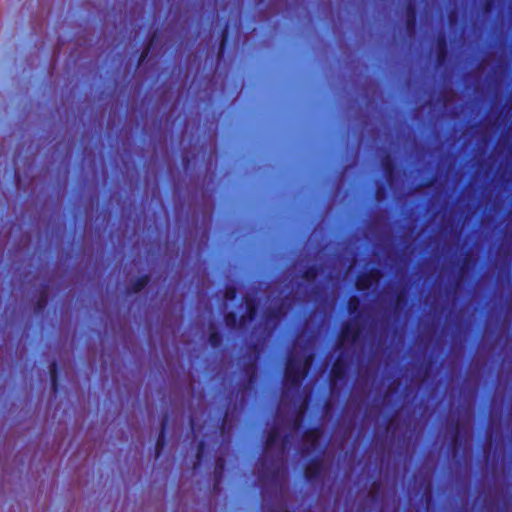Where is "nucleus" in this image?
Wrapping results in <instances>:
<instances>
[{"instance_id":"423d86ee","label":"nucleus","mask_w":512,"mask_h":512,"mask_svg":"<svg viewBox=\"0 0 512 512\" xmlns=\"http://www.w3.org/2000/svg\"><path fill=\"white\" fill-rule=\"evenodd\" d=\"M448 58V41L445 35H439L436 41V63L443 65Z\"/></svg>"},{"instance_id":"aec40b11","label":"nucleus","mask_w":512,"mask_h":512,"mask_svg":"<svg viewBox=\"0 0 512 512\" xmlns=\"http://www.w3.org/2000/svg\"><path fill=\"white\" fill-rule=\"evenodd\" d=\"M279 430L277 427H272L269 429V431L266 434L264 446L265 449H269L271 446L275 445L278 442L279 439Z\"/></svg>"},{"instance_id":"4468645a","label":"nucleus","mask_w":512,"mask_h":512,"mask_svg":"<svg viewBox=\"0 0 512 512\" xmlns=\"http://www.w3.org/2000/svg\"><path fill=\"white\" fill-rule=\"evenodd\" d=\"M157 38H158V33L155 31L149 37L147 44L145 45L144 49L140 53L139 58H138L137 67H139L140 65H142L145 62V60L147 59V57L150 53L151 47L153 46V44L157 40Z\"/></svg>"},{"instance_id":"6ab92c4d","label":"nucleus","mask_w":512,"mask_h":512,"mask_svg":"<svg viewBox=\"0 0 512 512\" xmlns=\"http://www.w3.org/2000/svg\"><path fill=\"white\" fill-rule=\"evenodd\" d=\"M320 273V268L318 265L313 264L305 268V270L302 272L301 277L305 279L308 282H313L316 280Z\"/></svg>"},{"instance_id":"f8f14e48","label":"nucleus","mask_w":512,"mask_h":512,"mask_svg":"<svg viewBox=\"0 0 512 512\" xmlns=\"http://www.w3.org/2000/svg\"><path fill=\"white\" fill-rule=\"evenodd\" d=\"M461 424L459 420L454 421L451 425V438L450 444L453 448H461L462 446V438L460 435Z\"/></svg>"},{"instance_id":"f704fd0d","label":"nucleus","mask_w":512,"mask_h":512,"mask_svg":"<svg viewBox=\"0 0 512 512\" xmlns=\"http://www.w3.org/2000/svg\"><path fill=\"white\" fill-rule=\"evenodd\" d=\"M259 3H262L264 0H257Z\"/></svg>"},{"instance_id":"473e14b6","label":"nucleus","mask_w":512,"mask_h":512,"mask_svg":"<svg viewBox=\"0 0 512 512\" xmlns=\"http://www.w3.org/2000/svg\"><path fill=\"white\" fill-rule=\"evenodd\" d=\"M288 438H289V436H288V435H286V436L284 437V439H283V443H284V444L288 441Z\"/></svg>"},{"instance_id":"c85d7f7f","label":"nucleus","mask_w":512,"mask_h":512,"mask_svg":"<svg viewBox=\"0 0 512 512\" xmlns=\"http://www.w3.org/2000/svg\"><path fill=\"white\" fill-rule=\"evenodd\" d=\"M279 472H280L279 468L269 469L267 471V478L271 481H275L279 476Z\"/></svg>"},{"instance_id":"0eeeda50","label":"nucleus","mask_w":512,"mask_h":512,"mask_svg":"<svg viewBox=\"0 0 512 512\" xmlns=\"http://www.w3.org/2000/svg\"><path fill=\"white\" fill-rule=\"evenodd\" d=\"M360 329L356 325H352L349 322H345L341 327V332L339 335L340 340H350L351 342H356L360 336Z\"/></svg>"},{"instance_id":"6e6552de","label":"nucleus","mask_w":512,"mask_h":512,"mask_svg":"<svg viewBox=\"0 0 512 512\" xmlns=\"http://www.w3.org/2000/svg\"><path fill=\"white\" fill-rule=\"evenodd\" d=\"M245 306L246 313L240 317L241 324H245L247 321H253L257 316L258 306L254 297L246 298Z\"/></svg>"},{"instance_id":"412c9836","label":"nucleus","mask_w":512,"mask_h":512,"mask_svg":"<svg viewBox=\"0 0 512 512\" xmlns=\"http://www.w3.org/2000/svg\"><path fill=\"white\" fill-rule=\"evenodd\" d=\"M224 322L227 327L231 329H235L238 326H242L240 322V318H238L237 314L233 311H229L224 315Z\"/></svg>"},{"instance_id":"dca6fc26","label":"nucleus","mask_w":512,"mask_h":512,"mask_svg":"<svg viewBox=\"0 0 512 512\" xmlns=\"http://www.w3.org/2000/svg\"><path fill=\"white\" fill-rule=\"evenodd\" d=\"M282 309L281 307H273L266 310L264 314V320L266 323H274L276 324L282 317Z\"/></svg>"},{"instance_id":"a211bd4d","label":"nucleus","mask_w":512,"mask_h":512,"mask_svg":"<svg viewBox=\"0 0 512 512\" xmlns=\"http://www.w3.org/2000/svg\"><path fill=\"white\" fill-rule=\"evenodd\" d=\"M205 450H206V442L204 440H200L197 445V450H196V455H195L196 460L193 463V467H192V469L194 471H196L200 468L201 463L204 459Z\"/></svg>"},{"instance_id":"f257e3e1","label":"nucleus","mask_w":512,"mask_h":512,"mask_svg":"<svg viewBox=\"0 0 512 512\" xmlns=\"http://www.w3.org/2000/svg\"><path fill=\"white\" fill-rule=\"evenodd\" d=\"M311 362V354L305 357L303 362H301L299 359L295 357H288L284 371V385L291 389L299 388L302 384V381L308 374V368Z\"/></svg>"},{"instance_id":"2f4dec72","label":"nucleus","mask_w":512,"mask_h":512,"mask_svg":"<svg viewBox=\"0 0 512 512\" xmlns=\"http://www.w3.org/2000/svg\"><path fill=\"white\" fill-rule=\"evenodd\" d=\"M261 466H262V468H266V461H265V460H263V461L261 462Z\"/></svg>"},{"instance_id":"f3484780","label":"nucleus","mask_w":512,"mask_h":512,"mask_svg":"<svg viewBox=\"0 0 512 512\" xmlns=\"http://www.w3.org/2000/svg\"><path fill=\"white\" fill-rule=\"evenodd\" d=\"M321 428L319 426H314L308 428L304 432V438L311 443L312 446H315L321 436Z\"/></svg>"},{"instance_id":"7c9ffc66","label":"nucleus","mask_w":512,"mask_h":512,"mask_svg":"<svg viewBox=\"0 0 512 512\" xmlns=\"http://www.w3.org/2000/svg\"><path fill=\"white\" fill-rule=\"evenodd\" d=\"M190 426H191L192 431H194V419L193 418H190Z\"/></svg>"},{"instance_id":"f03ea898","label":"nucleus","mask_w":512,"mask_h":512,"mask_svg":"<svg viewBox=\"0 0 512 512\" xmlns=\"http://www.w3.org/2000/svg\"><path fill=\"white\" fill-rule=\"evenodd\" d=\"M347 370H348V363L343 355V353L339 354L336 358V360L333 362L330 375H329V381L330 386L333 389L338 381H342L346 379L347 376Z\"/></svg>"},{"instance_id":"1a4fd4ad","label":"nucleus","mask_w":512,"mask_h":512,"mask_svg":"<svg viewBox=\"0 0 512 512\" xmlns=\"http://www.w3.org/2000/svg\"><path fill=\"white\" fill-rule=\"evenodd\" d=\"M405 25L408 31H415L417 26V9L413 2H408L405 7Z\"/></svg>"},{"instance_id":"4be33fe9","label":"nucleus","mask_w":512,"mask_h":512,"mask_svg":"<svg viewBox=\"0 0 512 512\" xmlns=\"http://www.w3.org/2000/svg\"><path fill=\"white\" fill-rule=\"evenodd\" d=\"M208 342L213 348H219L223 342L222 334L217 330H211L208 335Z\"/></svg>"},{"instance_id":"c756f323","label":"nucleus","mask_w":512,"mask_h":512,"mask_svg":"<svg viewBox=\"0 0 512 512\" xmlns=\"http://www.w3.org/2000/svg\"><path fill=\"white\" fill-rule=\"evenodd\" d=\"M375 195H376L377 200H381L385 197L386 189H385L384 185H380L377 187Z\"/></svg>"},{"instance_id":"5701e85b","label":"nucleus","mask_w":512,"mask_h":512,"mask_svg":"<svg viewBox=\"0 0 512 512\" xmlns=\"http://www.w3.org/2000/svg\"><path fill=\"white\" fill-rule=\"evenodd\" d=\"M227 41H228V26L225 25L221 31V40H220V44H219V48H218V57L223 56L225 49H226Z\"/></svg>"},{"instance_id":"a878e982","label":"nucleus","mask_w":512,"mask_h":512,"mask_svg":"<svg viewBox=\"0 0 512 512\" xmlns=\"http://www.w3.org/2000/svg\"><path fill=\"white\" fill-rule=\"evenodd\" d=\"M237 297V288L234 285H227L224 290V298L233 301Z\"/></svg>"},{"instance_id":"20e7f679","label":"nucleus","mask_w":512,"mask_h":512,"mask_svg":"<svg viewBox=\"0 0 512 512\" xmlns=\"http://www.w3.org/2000/svg\"><path fill=\"white\" fill-rule=\"evenodd\" d=\"M323 470V461L320 457H313L304 468V476L308 482H314L319 479Z\"/></svg>"},{"instance_id":"2eb2a0df","label":"nucleus","mask_w":512,"mask_h":512,"mask_svg":"<svg viewBox=\"0 0 512 512\" xmlns=\"http://www.w3.org/2000/svg\"><path fill=\"white\" fill-rule=\"evenodd\" d=\"M360 304H361V301L358 296H355V295L351 296L347 302L348 313L350 315H353L355 318H358L361 315Z\"/></svg>"},{"instance_id":"39448f33","label":"nucleus","mask_w":512,"mask_h":512,"mask_svg":"<svg viewBox=\"0 0 512 512\" xmlns=\"http://www.w3.org/2000/svg\"><path fill=\"white\" fill-rule=\"evenodd\" d=\"M168 414H164L161 420L160 431L155 443V458H159L166 444V432L168 427Z\"/></svg>"},{"instance_id":"9d476101","label":"nucleus","mask_w":512,"mask_h":512,"mask_svg":"<svg viewBox=\"0 0 512 512\" xmlns=\"http://www.w3.org/2000/svg\"><path fill=\"white\" fill-rule=\"evenodd\" d=\"M150 280L151 277L148 274L137 277L129 284L127 292L129 294H136L141 292L149 284Z\"/></svg>"},{"instance_id":"7ed1b4c3","label":"nucleus","mask_w":512,"mask_h":512,"mask_svg":"<svg viewBox=\"0 0 512 512\" xmlns=\"http://www.w3.org/2000/svg\"><path fill=\"white\" fill-rule=\"evenodd\" d=\"M382 272L378 268H371L367 272L361 273L357 276L355 286L358 291H367L370 287L379 281Z\"/></svg>"},{"instance_id":"ddd939ff","label":"nucleus","mask_w":512,"mask_h":512,"mask_svg":"<svg viewBox=\"0 0 512 512\" xmlns=\"http://www.w3.org/2000/svg\"><path fill=\"white\" fill-rule=\"evenodd\" d=\"M49 374L51 380V389L53 393H57L59 390V371L58 364L56 361H52L49 365Z\"/></svg>"},{"instance_id":"393cba45","label":"nucleus","mask_w":512,"mask_h":512,"mask_svg":"<svg viewBox=\"0 0 512 512\" xmlns=\"http://www.w3.org/2000/svg\"><path fill=\"white\" fill-rule=\"evenodd\" d=\"M47 302H48V296H47V293L46 292H42L37 301H36V304H35V307H34V310L35 312L38 314V313H42L43 310L45 309L46 305H47Z\"/></svg>"},{"instance_id":"b1692460","label":"nucleus","mask_w":512,"mask_h":512,"mask_svg":"<svg viewBox=\"0 0 512 512\" xmlns=\"http://www.w3.org/2000/svg\"><path fill=\"white\" fill-rule=\"evenodd\" d=\"M407 304V298L405 295V291L401 290L396 294L395 302H394V310L397 312L401 310Z\"/></svg>"},{"instance_id":"cd10ccee","label":"nucleus","mask_w":512,"mask_h":512,"mask_svg":"<svg viewBox=\"0 0 512 512\" xmlns=\"http://www.w3.org/2000/svg\"><path fill=\"white\" fill-rule=\"evenodd\" d=\"M495 7V0H483V11L485 13L491 12Z\"/></svg>"},{"instance_id":"bb28decb","label":"nucleus","mask_w":512,"mask_h":512,"mask_svg":"<svg viewBox=\"0 0 512 512\" xmlns=\"http://www.w3.org/2000/svg\"><path fill=\"white\" fill-rule=\"evenodd\" d=\"M224 468H225V459L222 457H218L215 460V476H216V478H218V477L220 478L222 476Z\"/></svg>"},{"instance_id":"72a5a7b5","label":"nucleus","mask_w":512,"mask_h":512,"mask_svg":"<svg viewBox=\"0 0 512 512\" xmlns=\"http://www.w3.org/2000/svg\"><path fill=\"white\" fill-rule=\"evenodd\" d=\"M299 423V419H295V424H298Z\"/></svg>"},{"instance_id":"9b49d317","label":"nucleus","mask_w":512,"mask_h":512,"mask_svg":"<svg viewBox=\"0 0 512 512\" xmlns=\"http://www.w3.org/2000/svg\"><path fill=\"white\" fill-rule=\"evenodd\" d=\"M381 166L383 168L386 178L388 180H392L394 178L396 165L394 159L391 157L390 154H387L382 158Z\"/></svg>"}]
</instances>
